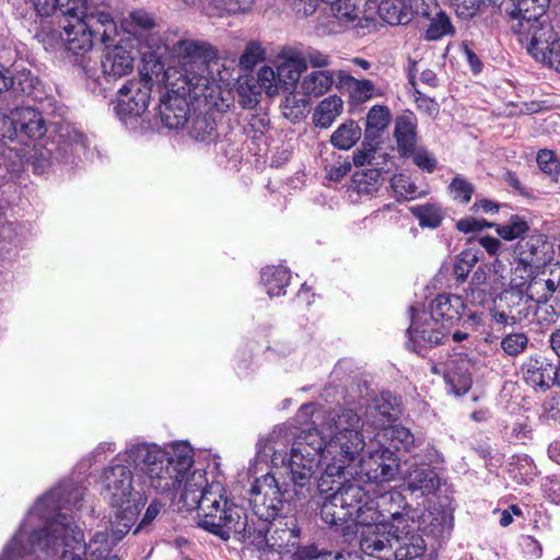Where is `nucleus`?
Masks as SVG:
<instances>
[{"instance_id": "obj_1", "label": "nucleus", "mask_w": 560, "mask_h": 560, "mask_svg": "<svg viewBox=\"0 0 560 560\" xmlns=\"http://www.w3.org/2000/svg\"><path fill=\"white\" fill-rule=\"evenodd\" d=\"M325 425L329 431L328 442L316 428L305 429L294 438L290 453L277 448L292 435L287 425L275 429L269 436L273 450L271 463L287 468L295 488L311 485L322 460L326 467L319 487H323L326 478L340 477L360 458L365 447L363 423L353 409L340 407L330 410L326 415Z\"/></svg>"}, {"instance_id": "obj_2", "label": "nucleus", "mask_w": 560, "mask_h": 560, "mask_svg": "<svg viewBox=\"0 0 560 560\" xmlns=\"http://www.w3.org/2000/svg\"><path fill=\"white\" fill-rule=\"evenodd\" d=\"M180 500L188 510L197 509V524L223 540L246 542L252 518L246 510L229 499L220 482L208 483L206 472L195 470L186 479Z\"/></svg>"}, {"instance_id": "obj_3", "label": "nucleus", "mask_w": 560, "mask_h": 560, "mask_svg": "<svg viewBox=\"0 0 560 560\" xmlns=\"http://www.w3.org/2000/svg\"><path fill=\"white\" fill-rule=\"evenodd\" d=\"M127 460L140 472L141 490L153 489L165 493L186 481L192 466V452L183 444L174 448L173 455L156 444L136 443L126 450Z\"/></svg>"}, {"instance_id": "obj_4", "label": "nucleus", "mask_w": 560, "mask_h": 560, "mask_svg": "<svg viewBox=\"0 0 560 560\" xmlns=\"http://www.w3.org/2000/svg\"><path fill=\"white\" fill-rule=\"evenodd\" d=\"M57 546L67 548L59 560H86V544L83 532L71 516L58 513L43 529L33 530L28 536L22 525L12 540L4 547L0 560H19L40 549L49 555Z\"/></svg>"}, {"instance_id": "obj_5", "label": "nucleus", "mask_w": 560, "mask_h": 560, "mask_svg": "<svg viewBox=\"0 0 560 560\" xmlns=\"http://www.w3.org/2000/svg\"><path fill=\"white\" fill-rule=\"evenodd\" d=\"M57 43H60L72 54L83 55L90 51L94 38L100 36L104 45L112 44L118 35L117 25L107 3H96L85 0L80 9L67 13L60 23Z\"/></svg>"}, {"instance_id": "obj_6", "label": "nucleus", "mask_w": 560, "mask_h": 560, "mask_svg": "<svg viewBox=\"0 0 560 560\" xmlns=\"http://www.w3.org/2000/svg\"><path fill=\"white\" fill-rule=\"evenodd\" d=\"M174 52L178 57L182 71L178 90L188 93L197 102L205 101L206 105H215L212 102L218 84L209 75L207 61L214 55L212 47L199 40L180 39L174 44Z\"/></svg>"}, {"instance_id": "obj_7", "label": "nucleus", "mask_w": 560, "mask_h": 560, "mask_svg": "<svg viewBox=\"0 0 560 560\" xmlns=\"http://www.w3.org/2000/svg\"><path fill=\"white\" fill-rule=\"evenodd\" d=\"M363 553L380 560H427V542L409 523L392 530L368 532L360 539Z\"/></svg>"}, {"instance_id": "obj_8", "label": "nucleus", "mask_w": 560, "mask_h": 560, "mask_svg": "<svg viewBox=\"0 0 560 560\" xmlns=\"http://www.w3.org/2000/svg\"><path fill=\"white\" fill-rule=\"evenodd\" d=\"M370 498L360 485L343 482L322 504V520L330 526H342L351 521L365 529L369 524L366 508Z\"/></svg>"}, {"instance_id": "obj_9", "label": "nucleus", "mask_w": 560, "mask_h": 560, "mask_svg": "<svg viewBox=\"0 0 560 560\" xmlns=\"http://www.w3.org/2000/svg\"><path fill=\"white\" fill-rule=\"evenodd\" d=\"M102 494L116 509V517L129 527L139 514L143 498L142 490L132 486V472L122 464H113L101 476Z\"/></svg>"}, {"instance_id": "obj_10", "label": "nucleus", "mask_w": 560, "mask_h": 560, "mask_svg": "<svg viewBox=\"0 0 560 560\" xmlns=\"http://www.w3.org/2000/svg\"><path fill=\"white\" fill-rule=\"evenodd\" d=\"M406 506L405 498L398 491H387L371 497L366 508L369 524L365 529L360 530V539L368 532L392 530L394 525L402 526L409 523Z\"/></svg>"}, {"instance_id": "obj_11", "label": "nucleus", "mask_w": 560, "mask_h": 560, "mask_svg": "<svg viewBox=\"0 0 560 560\" xmlns=\"http://www.w3.org/2000/svg\"><path fill=\"white\" fill-rule=\"evenodd\" d=\"M250 537L246 542L257 549L277 552H291L300 549V528L294 518L279 520L277 523H259L252 518Z\"/></svg>"}, {"instance_id": "obj_12", "label": "nucleus", "mask_w": 560, "mask_h": 560, "mask_svg": "<svg viewBox=\"0 0 560 560\" xmlns=\"http://www.w3.org/2000/svg\"><path fill=\"white\" fill-rule=\"evenodd\" d=\"M510 28L526 46L528 54L540 62L546 61L550 50L560 44L548 16L533 21L518 19L510 25Z\"/></svg>"}, {"instance_id": "obj_13", "label": "nucleus", "mask_w": 560, "mask_h": 560, "mask_svg": "<svg viewBox=\"0 0 560 560\" xmlns=\"http://www.w3.org/2000/svg\"><path fill=\"white\" fill-rule=\"evenodd\" d=\"M45 126L42 113L30 106L16 107L10 115L0 113V136L3 140H16L22 144L27 139L44 136Z\"/></svg>"}, {"instance_id": "obj_14", "label": "nucleus", "mask_w": 560, "mask_h": 560, "mask_svg": "<svg viewBox=\"0 0 560 560\" xmlns=\"http://www.w3.org/2000/svg\"><path fill=\"white\" fill-rule=\"evenodd\" d=\"M140 80L127 82L117 93L114 112L124 122L141 116L148 108L153 78L142 70H140Z\"/></svg>"}, {"instance_id": "obj_15", "label": "nucleus", "mask_w": 560, "mask_h": 560, "mask_svg": "<svg viewBox=\"0 0 560 560\" xmlns=\"http://www.w3.org/2000/svg\"><path fill=\"white\" fill-rule=\"evenodd\" d=\"M278 493V480L271 474H265L257 478L249 490V505L252 509V516L256 524L261 522L272 523L279 515L282 503L278 497H272V500H266V495H273Z\"/></svg>"}, {"instance_id": "obj_16", "label": "nucleus", "mask_w": 560, "mask_h": 560, "mask_svg": "<svg viewBox=\"0 0 560 560\" xmlns=\"http://www.w3.org/2000/svg\"><path fill=\"white\" fill-rule=\"evenodd\" d=\"M411 325L407 330V346L413 352L419 354L422 350L436 347L445 342L448 331L436 319L425 312L416 313L415 307H410Z\"/></svg>"}, {"instance_id": "obj_17", "label": "nucleus", "mask_w": 560, "mask_h": 560, "mask_svg": "<svg viewBox=\"0 0 560 560\" xmlns=\"http://www.w3.org/2000/svg\"><path fill=\"white\" fill-rule=\"evenodd\" d=\"M535 311V305L525 291L505 289L491 310V319L497 324L517 325L527 319Z\"/></svg>"}, {"instance_id": "obj_18", "label": "nucleus", "mask_w": 560, "mask_h": 560, "mask_svg": "<svg viewBox=\"0 0 560 560\" xmlns=\"http://www.w3.org/2000/svg\"><path fill=\"white\" fill-rule=\"evenodd\" d=\"M359 474L370 482H386L395 479L399 472L400 458L385 445L369 452L368 456L360 459Z\"/></svg>"}, {"instance_id": "obj_19", "label": "nucleus", "mask_w": 560, "mask_h": 560, "mask_svg": "<svg viewBox=\"0 0 560 560\" xmlns=\"http://www.w3.org/2000/svg\"><path fill=\"white\" fill-rule=\"evenodd\" d=\"M84 490L71 483L60 485L58 488L43 495L35 504L32 514L46 518L47 509H72L79 508L83 500Z\"/></svg>"}, {"instance_id": "obj_20", "label": "nucleus", "mask_w": 560, "mask_h": 560, "mask_svg": "<svg viewBox=\"0 0 560 560\" xmlns=\"http://www.w3.org/2000/svg\"><path fill=\"white\" fill-rule=\"evenodd\" d=\"M133 57L131 52L115 42L105 45L101 59V68L106 82L117 81L130 74L133 70Z\"/></svg>"}, {"instance_id": "obj_21", "label": "nucleus", "mask_w": 560, "mask_h": 560, "mask_svg": "<svg viewBox=\"0 0 560 560\" xmlns=\"http://www.w3.org/2000/svg\"><path fill=\"white\" fill-rule=\"evenodd\" d=\"M524 382L541 392H546L555 384V366L545 357L530 355L521 365Z\"/></svg>"}, {"instance_id": "obj_22", "label": "nucleus", "mask_w": 560, "mask_h": 560, "mask_svg": "<svg viewBox=\"0 0 560 560\" xmlns=\"http://www.w3.org/2000/svg\"><path fill=\"white\" fill-rule=\"evenodd\" d=\"M515 254L522 264L538 269L551 260L552 246L542 234H533L518 241Z\"/></svg>"}, {"instance_id": "obj_23", "label": "nucleus", "mask_w": 560, "mask_h": 560, "mask_svg": "<svg viewBox=\"0 0 560 560\" xmlns=\"http://www.w3.org/2000/svg\"><path fill=\"white\" fill-rule=\"evenodd\" d=\"M401 413L396 396L384 392L376 396L366 408V421L375 429L382 430L396 421Z\"/></svg>"}, {"instance_id": "obj_24", "label": "nucleus", "mask_w": 560, "mask_h": 560, "mask_svg": "<svg viewBox=\"0 0 560 560\" xmlns=\"http://www.w3.org/2000/svg\"><path fill=\"white\" fill-rule=\"evenodd\" d=\"M188 101L182 94H168L160 104V117L162 124L170 129H179L190 120Z\"/></svg>"}, {"instance_id": "obj_25", "label": "nucleus", "mask_w": 560, "mask_h": 560, "mask_svg": "<svg viewBox=\"0 0 560 560\" xmlns=\"http://www.w3.org/2000/svg\"><path fill=\"white\" fill-rule=\"evenodd\" d=\"M432 316L438 322H445L448 324H454L458 322L465 311L467 305L464 300L459 295L443 293L439 294L430 305Z\"/></svg>"}, {"instance_id": "obj_26", "label": "nucleus", "mask_w": 560, "mask_h": 560, "mask_svg": "<svg viewBox=\"0 0 560 560\" xmlns=\"http://www.w3.org/2000/svg\"><path fill=\"white\" fill-rule=\"evenodd\" d=\"M368 2L369 0H335L331 3V11L342 23L365 27L373 20L368 13Z\"/></svg>"}, {"instance_id": "obj_27", "label": "nucleus", "mask_w": 560, "mask_h": 560, "mask_svg": "<svg viewBox=\"0 0 560 560\" xmlns=\"http://www.w3.org/2000/svg\"><path fill=\"white\" fill-rule=\"evenodd\" d=\"M549 4L550 0H517L516 3L512 0H506L504 7L500 9L509 16L511 25L518 19L533 21L547 16L546 13Z\"/></svg>"}, {"instance_id": "obj_28", "label": "nucleus", "mask_w": 560, "mask_h": 560, "mask_svg": "<svg viewBox=\"0 0 560 560\" xmlns=\"http://www.w3.org/2000/svg\"><path fill=\"white\" fill-rule=\"evenodd\" d=\"M394 137L401 155L415 152L417 144V118L413 113H405L395 119Z\"/></svg>"}, {"instance_id": "obj_29", "label": "nucleus", "mask_w": 560, "mask_h": 560, "mask_svg": "<svg viewBox=\"0 0 560 560\" xmlns=\"http://www.w3.org/2000/svg\"><path fill=\"white\" fill-rule=\"evenodd\" d=\"M407 490L418 495L434 493L441 486L434 469L428 466H416L406 477Z\"/></svg>"}, {"instance_id": "obj_30", "label": "nucleus", "mask_w": 560, "mask_h": 560, "mask_svg": "<svg viewBox=\"0 0 560 560\" xmlns=\"http://www.w3.org/2000/svg\"><path fill=\"white\" fill-rule=\"evenodd\" d=\"M306 70V65L301 58L296 57L293 50L285 55L283 62L277 66V78L280 89L284 92L292 91L295 88L302 72Z\"/></svg>"}, {"instance_id": "obj_31", "label": "nucleus", "mask_w": 560, "mask_h": 560, "mask_svg": "<svg viewBox=\"0 0 560 560\" xmlns=\"http://www.w3.org/2000/svg\"><path fill=\"white\" fill-rule=\"evenodd\" d=\"M217 112L211 110H195L189 121V133L190 136L203 142H211L217 139Z\"/></svg>"}, {"instance_id": "obj_32", "label": "nucleus", "mask_w": 560, "mask_h": 560, "mask_svg": "<svg viewBox=\"0 0 560 560\" xmlns=\"http://www.w3.org/2000/svg\"><path fill=\"white\" fill-rule=\"evenodd\" d=\"M381 431L376 435L380 443L383 445L387 443L386 447H389L396 454L397 452H411L415 445V438L409 429L401 425H388Z\"/></svg>"}, {"instance_id": "obj_33", "label": "nucleus", "mask_w": 560, "mask_h": 560, "mask_svg": "<svg viewBox=\"0 0 560 560\" xmlns=\"http://www.w3.org/2000/svg\"><path fill=\"white\" fill-rule=\"evenodd\" d=\"M382 172L378 168H365L353 173L350 189L360 197L374 195L383 185Z\"/></svg>"}, {"instance_id": "obj_34", "label": "nucleus", "mask_w": 560, "mask_h": 560, "mask_svg": "<svg viewBox=\"0 0 560 560\" xmlns=\"http://www.w3.org/2000/svg\"><path fill=\"white\" fill-rule=\"evenodd\" d=\"M59 131L58 155L56 159L68 161L69 151L71 154L79 153L88 147V138L71 125H62Z\"/></svg>"}, {"instance_id": "obj_35", "label": "nucleus", "mask_w": 560, "mask_h": 560, "mask_svg": "<svg viewBox=\"0 0 560 560\" xmlns=\"http://www.w3.org/2000/svg\"><path fill=\"white\" fill-rule=\"evenodd\" d=\"M343 101L338 95H330L315 107L313 113V124L323 129L329 128L334 121L342 114Z\"/></svg>"}, {"instance_id": "obj_36", "label": "nucleus", "mask_w": 560, "mask_h": 560, "mask_svg": "<svg viewBox=\"0 0 560 560\" xmlns=\"http://www.w3.org/2000/svg\"><path fill=\"white\" fill-rule=\"evenodd\" d=\"M392 119L390 110L387 106H372L365 118V141H376L381 133L388 127Z\"/></svg>"}, {"instance_id": "obj_37", "label": "nucleus", "mask_w": 560, "mask_h": 560, "mask_svg": "<svg viewBox=\"0 0 560 560\" xmlns=\"http://www.w3.org/2000/svg\"><path fill=\"white\" fill-rule=\"evenodd\" d=\"M334 77L330 71H313L301 82V93L306 97H319L331 88Z\"/></svg>"}, {"instance_id": "obj_38", "label": "nucleus", "mask_w": 560, "mask_h": 560, "mask_svg": "<svg viewBox=\"0 0 560 560\" xmlns=\"http://www.w3.org/2000/svg\"><path fill=\"white\" fill-rule=\"evenodd\" d=\"M422 529L433 536H444L453 528V516L444 510H434L421 516Z\"/></svg>"}, {"instance_id": "obj_39", "label": "nucleus", "mask_w": 560, "mask_h": 560, "mask_svg": "<svg viewBox=\"0 0 560 560\" xmlns=\"http://www.w3.org/2000/svg\"><path fill=\"white\" fill-rule=\"evenodd\" d=\"M428 19L430 23L424 34L425 40L435 42L455 35L456 30L450 16L438 8L432 9V14Z\"/></svg>"}, {"instance_id": "obj_40", "label": "nucleus", "mask_w": 560, "mask_h": 560, "mask_svg": "<svg viewBox=\"0 0 560 560\" xmlns=\"http://www.w3.org/2000/svg\"><path fill=\"white\" fill-rule=\"evenodd\" d=\"M338 79L342 86L350 90V97L354 103H364L372 98L375 85L371 80H359L343 71H339Z\"/></svg>"}, {"instance_id": "obj_41", "label": "nucleus", "mask_w": 560, "mask_h": 560, "mask_svg": "<svg viewBox=\"0 0 560 560\" xmlns=\"http://www.w3.org/2000/svg\"><path fill=\"white\" fill-rule=\"evenodd\" d=\"M290 272L283 267H266L261 271V281L267 288V293L270 298L284 294L283 289L290 282Z\"/></svg>"}, {"instance_id": "obj_42", "label": "nucleus", "mask_w": 560, "mask_h": 560, "mask_svg": "<svg viewBox=\"0 0 560 560\" xmlns=\"http://www.w3.org/2000/svg\"><path fill=\"white\" fill-rule=\"evenodd\" d=\"M362 130L352 119L342 122L330 136L331 144L339 150L351 149L361 138Z\"/></svg>"}, {"instance_id": "obj_43", "label": "nucleus", "mask_w": 560, "mask_h": 560, "mask_svg": "<svg viewBox=\"0 0 560 560\" xmlns=\"http://www.w3.org/2000/svg\"><path fill=\"white\" fill-rule=\"evenodd\" d=\"M85 0H30L37 15L50 16L59 9L63 16L80 9Z\"/></svg>"}, {"instance_id": "obj_44", "label": "nucleus", "mask_w": 560, "mask_h": 560, "mask_svg": "<svg viewBox=\"0 0 560 560\" xmlns=\"http://www.w3.org/2000/svg\"><path fill=\"white\" fill-rule=\"evenodd\" d=\"M26 167H32L35 174L46 173L52 161V149L40 144L26 147Z\"/></svg>"}, {"instance_id": "obj_45", "label": "nucleus", "mask_w": 560, "mask_h": 560, "mask_svg": "<svg viewBox=\"0 0 560 560\" xmlns=\"http://www.w3.org/2000/svg\"><path fill=\"white\" fill-rule=\"evenodd\" d=\"M26 147H3L0 150V167L18 174L26 168Z\"/></svg>"}, {"instance_id": "obj_46", "label": "nucleus", "mask_w": 560, "mask_h": 560, "mask_svg": "<svg viewBox=\"0 0 560 560\" xmlns=\"http://www.w3.org/2000/svg\"><path fill=\"white\" fill-rule=\"evenodd\" d=\"M281 106L283 116L292 122L300 121L310 112V102L305 97H299L292 91H288Z\"/></svg>"}, {"instance_id": "obj_47", "label": "nucleus", "mask_w": 560, "mask_h": 560, "mask_svg": "<svg viewBox=\"0 0 560 560\" xmlns=\"http://www.w3.org/2000/svg\"><path fill=\"white\" fill-rule=\"evenodd\" d=\"M380 12L383 19L392 24H405L409 20V9L405 5L404 0H385L380 4Z\"/></svg>"}, {"instance_id": "obj_48", "label": "nucleus", "mask_w": 560, "mask_h": 560, "mask_svg": "<svg viewBox=\"0 0 560 560\" xmlns=\"http://www.w3.org/2000/svg\"><path fill=\"white\" fill-rule=\"evenodd\" d=\"M530 345L529 337L524 331H512L501 338L500 347L508 357H518L525 353Z\"/></svg>"}, {"instance_id": "obj_49", "label": "nucleus", "mask_w": 560, "mask_h": 560, "mask_svg": "<svg viewBox=\"0 0 560 560\" xmlns=\"http://www.w3.org/2000/svg\"><path fill=\"white\" fill-rule=\"evenodd\" d=\"M412 215L419 221L420 226L438 228L443 220V211L436 205H422L410 208Z\"/></svg>"}, {"instance_id": "obj_50", "label": "nucleus", "mask_w": 560, "mask_h": 560, "mask_svg": "<svg viewBox=\"0 0 560 560\" xmlns=\"http://www.w3.org/2000/svg\"><path fill=\"white\" fill-rule=\"evenodd\" d=\"M292 560H349L340 551L326 550L315 545L304 546L293 552Z\"/></svg>"}, {"instance_id": "obj_51", "label": "nucleus", "mask_w": 560, "mask_h": 560, "mask_svg": "<svg viewBox=\"0 0 560 560\" xmlns=\"http://www.w3.org/2000/svg\"><path fill=\"white\" fill-rule=\"evenodd\" d=\"M535 269L516 259L515 266L511 271L510 287L508 289L525 291L529 281L534 278Z\"/></svg>"}, {"instance_id": "obj_52", "label": "nucleus", "mask_w": 560, "mask_h": 560, "mask_svg": "<svg viewBox=\"0 0 560 560\" xmlns=\"http://www.w3.org/2000/svg\"><path fill=\"white\" fill-rule=\"evenodd\" d=\"M497 233L506 241L521 237L529 230L528 223L518 215H512L510 221L503 225H497Z\"/></svg>"}, {"instance_id": "obj_53", "label": "nucleus", "mask_w": 560, "mask_h": 560, "mask_svg": "<svg viewBox=\"0 0 560 560\" xmlns=\"http://www.w3.org/2000/svg\"><path fill=\"white\" fill-rule=\"evenodd\" d=\"M478 257L471 250L462 252L454 264L453 273L457 281L464 282L472 267L477 264Z\"/></svg>"}, {"instance_id": "obj_54", "label": "nucleus", "mask_w": 560, "mask_h": 560, "mask_svg": "<svg viewBox=\"0 0 560 560\" xmlns=\"http://www.w3.org/2000/svg\"><path fill=\"white\" fill-rule=\"evenodd\" d=\"M448 190L453 195L455 200H459L463 203H468L475 191V186L468 182L463 175H456L451 184Z\"/></svg>"}, {"instance_id": "obj_55", "label": "nucleus", "mask_w": 560, "mask_h": 560, "mask_svg": "<svg viewBox=\"0 0 560 560\" xmlns=\"http://www.w3.org/2000/svg\"><path fill=\"white\" fill-rule=\"evenodd\" d=\"M265 51L257 42H250L246 45L244 52L240 57V65L246 70H252L258 62L264 60Z\"/></svg>"}, {"instance_id": "obj_56", "label": "nucleus", "mask_w": 560, "mask_h": 560, "mask_svg": "<svg viewBox=\"0 0 560 560\" xmlns=\"http://www.w3.org/2000/svg\"><path fill=\"white\" fill-rule=\"evenodd\" d=\"M296 54L298 58H301L302 61L307 66V62L314 68H324L329 66L330 58L328 55L312 48L307 47L303 50H293Z\"/></svg>"}, {"instance_id": "obj_57", "label": "nucleus", "mask_w": 560, "mask_h": 560, "mask_svg": "<svg viewBox=\"0 0 560 560\" xmlns=\"http://www.w3.org/2000/svg\"><path fill=\"white\" fill-rule=\"evenodd\" d=\"M258 83L270 96L280 90L276 71L270 67H262L258 72Z\"/></svg>"}, {"instance_id": "obj_58", "label": "nucleus", "mask_w": 560, "mask_h": 560, "mask_svg": "<svg viewBox=\"0 0 560 560\" xmlns=\"http://www.w3.org/2000/svg\"><path fill=\"white\" fill-rule=\"evenodd\" d=\"M482 0H451L458 18L468 20L474 18L480 8Z\"/></svg>"}, {"instance_id": "obj_59", "label": "nucleus", "mask_w": 560, "mask_h": 560, "mask_svg": "<svg viewBox=\"0 0 560 560\" xmlns=\"http://www.w3.org/2000/svg\"><path fill=\"white\" fill-rule=\"evenodd\" d=\"M413 153V163L424 172L432 173L436 168L438 161L434 155L425 149H418Z\"/></svg>"}, {"instance_id": "obj_60", "label": "nucleus", "mask_w": 560, "mask_h": 560, "mask_svg": "<svg viewBox=\"0 0 560 560\" xmlns=\"http://www.w3.org/2000/svg\"><path fill=\"white\" fill-rule=\"evenodd\" d=\"M536 161L539 168L546 175H549L560 164V162L556 158L555 152L548 149L539 150L536 156Z\"/></svg>"}, {"instance_id": "obj_61", "label": "nucleus", "mask_w": 560, "mask_h": 560, "mask_svg": "<svg viewBox=\"0 0 560 560\" xmlns=\"http://www.w3.org/2000/svg\"><path fill=\"white\" fill-rule=\"evenodd\" d=\"M352 163L348 158L338 160L335 164L326 166L327 178L334 182H340L350 171Z\"/></svg>"}, {"instance_id": "obj_62", "label": "nucleus", "mask_w": 560, "mask_h": 560, "mask_svg": "<svg viewBox=\"0 0 560 560\" xmlns=\"http://www.w3.org/2000/svg\"><path fill=\"white\" fill-rule=\"evenodd\" d=\"M489 299L488 291L479 287H469L465 290V304L469 306H483Z\"/></svg>"}, {"instance_id": "obj_63", "label": "nucleus", "mask_w": 560, "mask_h": 560, "mask_svg": "<svg viewBox=\"0 0 560 560\" xmlns=\"http://www.w3.org/2000/svg\"><path fill=\"white\" fill-rule=\"evenodd\" d=\"M404 3L410 12L425 18L432 14V9H436L435 0H404Z\"/></svg>"}, {"instance_id": "obj_64", "label": "nucleus", "mask_w": 560, "mask_h": 560, "mask_svg": "<svg viewBox=\"0 0 560 560\" xmlns=\"http://www.w3.org/2000/svg\"><path fill=\"white\" fill-rule=\"evenodd\" d=\"M129 19L131 25L139 28V31H149L155 27V21L153 16L143 10L131 12Z\"/></svg>"}]
</instances>
